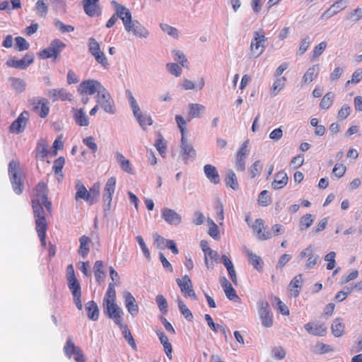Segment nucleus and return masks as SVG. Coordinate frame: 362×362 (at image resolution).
Wrapping results in <instances>:
<instances>
[{
    "mask_svg": "<svg viewBox=\"0 0 362 362\" xmlns=\"http://www.w3.org/2000/svg\"><path fill=\"white\" fill-rule=\"evenodd\" d=\"M162 218L170 225L177 226L182 222V216L175 210L163 208L161 211Z\"/></svg>",
    "mask_w": 362,
    "mask_h": 362,
    "instance_id": "18",
    "label": "nucleus"
},
{
    "mask_svg": "<svg viewBox=\"0 0 362 362\" xmlns=\"http://www.w3.org/2000/svg\"><path fill=\"white\" fill-rule=\"evenodd\" d=\"M113 5H115V8L116 11V15L117 18H119L124 24V27L127 25L129 22L132 21V13L127 7L117 4L116 1H113L112 2Z\"/></svg>",
    "mask_w": 362,
    "mask_h": 362,
    "instance_id": "22",
    "label": "nucleus"
},
{
    "mask_svg": "<svg viewBox=\"0 0 362 362\" xmlns=\"http://www.w3.org/2000/svg\"><path fill=\"white\" fill-rule=\"evenodd\" d=\"M65 47L66 45L62 41L54 39L47 48L39 53V55L42 59L57 58Z\"/></svg>",
    "mask_w": 362,
    "mask_h": 362,
    "instance_id": "6",
    "label": "nucleus"
},
{
    "mask_svg": "<svg viewBox=\"0 0 362 362\" xmlns=\"http://www.w3.org/2000/svg\"><path fill=\"white\" fill-rule=\"evenodd\" d=\"M64 351L69 358L74 356V358L76 362H86L82 350L80 347L74 344L71 338H69L66 340L64 346Z\"/></svg>",
    "mask_w": 362,
    "mask_h": 362,
    "instance_id": "8",
    "label": "nucleus"
},
{
    "mask_svg": "<svg viewBox=\"0 0 362 362\" xmlns=\"http://www.w3.org/2000/svg\"><path fill=\"white\" fill-rule=\"evenodd\" d=\"M30 105L40 117L45 118L49 112L48 100L44 98H33L30 100Z\"/></svg>",
    "mask_w": 362,
    "mask_h": 362,
    "instance_id": "11",
    "label": "nucleus"
},
{
    "mask_svg": "<svg viewBox=\"0 0 362 362\" xmlns=\"http://www.w3.org/2000/svg\"><path fill=\"white\" fill-rule=\"evenodd\" d=\"M64 139L63 135H59L54 140L52 146L51 147V157L57 156V151L64 148Z\"/></svg>",
    "mask_w": 362,
    "mask_h": 362,
    "instance_id": "43",
    "label": "nucleus"
},
{
    "mask_svg": "<svg viewBox=\"0 0 362 362\" xmlns=\"http://www.w3.org/2000/svg\"><path fill=\"white\" fill-rule=\"evenodd\" d=\"M116 178L115 177H110L105 186L103 190V202L107 205V209L110 208L112 196L115 191Z\"/></svg>",
    "mask_w": 362,
    "mask_h": 362,
    "instance_id": "16",
    "label": "nucleus"
},
{
    "mask_svg": "<svg viewBox=\"0 0 362 362\" xmlns=\"http://www.w3.org/2000/svg\"><path fill=\"white\" fill-rule=\"evenodd\" d=\"M86 310L88 317L93 321H97L99 318V308L96 303L93 300L88 301L86 303Z\"/></svg>",
    "mask_w": 362,
    "mask_h": 362,
    "instance_id": "35",
    "label": "nucleus"
},
{
    "mask_svg": "<svg viewBox=\"0 0 362 362\" xmlns=\"http://www.w3.org/2000/svg\"><path fill=\"white\" fill-rule=\"evenodd\" d=\"M267 38L262 30L256 31L250 44V51L252 57L257 58L264 52Z\"/></svg>",
    "mask_w": 362,
    "mask_h": 362,
    "instance_id": "4",
    "label": "nucleus"
},
{
    "mask_svg": "<svg viewBox=\"0 0 362 362\" xmlns=\"http://www.w3.org/2000/svg\"><path fill=\"white\" fill-rule=\"evenodd\" d=\"M188 107L190 118L199 117L200 114L205 110L204 105L198 103H190Z\"/></svg>",
    "mask_w": 362,
    "mask_h": 362,
    "instance_id": "45",
    "label": "nucleus"
},
{
    "mask_svg": "<svg viewBox=\"0 0 362 362\" xmlns=\"http://www.w3.org/2000/svg\"><path fill=\"white\" fill-rule=\"evenodd\" d=\"M304 328L310 334L325 337L327 332V327L324 322H310L304 325Z\"/></svg>",
    "mask_w": 362,
    "mask_h": 362,
    "instance_id": "15",
    "label": "nucleus"
},
{
    "mask_svg": "<svg viewBox=\"0 0 362 362\" xmlns=\"http://www.w3.org/2000/svg\"><path fill=\"white\" fill-rule=\"evenodd\" d=\"M286 78L284 76L277 78L273 83L272 93L276 95L285 86Z\"/></svg>",
    "mask_w": 362,
    "mask_h": 362,
    "instance_id": "47",
    "label": "nucleus"
},
{
    "mask_svg": "<svg viewBox=\"0 0 362 362\" xmlns=\"http://www.w3.org/2000/svg\"><path fill=\"white\" fill-rule=\"evenodd\" d=\"M32 206L35 222V230L43 247L47 245L46 233L47 223L45 218V206L48 214H52V202L47 199V187L43 182H39L35 187L31 197Z\"/></svg>",
    "mask_w": 362,
    "mask_h": 362,
    "instance_id": "1",
    "label": "nucleus"
},
{
    "mask_svg": "<svg viewBox=\"0 0 362 362\" xmlns=\"http://www.w3.org/2000/svg\"><path fill=\"white\" fill-rule=\"evenodd\" d=\"M220 284L224 291L226 297L230 300L235 302H240V298L237 295V293L232 284L228 281L226 277L220 279Z\"/></svg>",
    "mask_w": 362,
    "mask_h": 362,
    "instance_id": "20",
    "label": "nucleus"
},
{
    "mask_svg": "<svg viewBox=\"0 0 362 362\" xmlns=\"http://www.w3.org/2000/svg\"><path fill=\"white\" fill-rule=\"evenodd\" d=\"M35 152L37 158L51 157V148L49 149V144L46 139L42 138L38 140Z\"/></svg>",
    "mask_w": 362,
    "mask_h": 362,
    "instance_id": "24",
    "label": "nucleus"
},
{
    "mask_svg": "<svg viewBox=\"0 0 362 362\" xmlns=\"http://www.w3.org/2000/svg\"><path fill=\"white\" fill-rule=\"evenodd\" d=\"M80 246L78 248V254L83 257L86 258L90 251L89 245L90 243V239L89 237L86 235H82L79 238Z\"/></svg>",
    "mask_w": 362,
    "mask_h": 362,
    "instance_id": "40",
    "label": "nucleus"
},
{
    "mask_svg": "<svg viewBox=\"0 0 362 362\" xmlns=\"http://www.w3.org/2000/svg\"><path fill=\"white\" fill-rule=\"evenodd\" d=\"M274 300L276 303V310L279 313H280L283 315H289V309L288 306L284 303L281 299L277 297H274Z\"/></svg>",
    "mask_w": 362,
    "mask_h": 362,
    "instance_id": "56",
    "label": "nucleus"
},
{
    "mask_svg": "<svg viewBox=\"0 0 362 362\" xmlns=\"http://www.w3.org/2000/svg\"><path fill=\"white\" fill-rule=\"evenodd\" d=\"M226 185L230 187L233 190L239 189V184L235 173L232 170H228L226 173L225 177Z\"/></svg>",
    "mask_w": 362,
    "mask_h": 362,
    "instance_id": "41",
    "label": "nucleus"
},
{
    "mask_svg": "<svg viewBox=\"0 0 362 362\" xmlns=\"http://www.w3.org/2000/svg\"><path fill=\"white\" fill-rule=\"evenodd\" d=\"M68 286L69 290L71 291L74 300L75 302L76 308L81 310H82L83 305L81 302V287L80 283L77 280L76 278H72L71 279H67Z\"/></svg>",
    "mask_w": 362,
    "mask_h": 362,
    "instance_id": "12",
    "label": "nucleus"
},
{
    "mask_svg": "<svg viewBox=\"0 0 362 362\" xmlns=\"http://www.w3.org/2000/svg\"><path fill=\"white\" fill-rule=\"evenodd\" d=\"M204 173L206 177L214 184H218L220 182V177L216 168L211 165H206L204 166Z\"/></svg>",
    "mask_w": 362,
    "mask_h": 362,
    "instance_id": "37",
    "label": "nucleus"
},
{
    "mask_svg": "<svg viewBox=\"0 0 362 362\" xmlns=\"http://www.w3.org/2000/svg\"><path fill=\"white\" fill-rule=\"evenodd\" d=\"M116 283L111 282L108 285L105 298L103 299V305H108L116 303V292H115Z\"/></svg>",
    "mask_w": 362,
    "mask_h": 362,
    "instance_id": "34",
    "label": "nucleus"
},
{
    "mask_svg": "<svg viewBox=\"0 0 362 362\" xmlns=\"http://www.w3.org/2000/svg\"><path fill=\"white\" fill-rule=\"evenodd\" d=\"M8 175L15 192L21 194L23 191L22 172L19 163L12 160L8 166Z\"/></svg>",
    "mask_w": 362,
    "mask_h": 362,
    "instance_id": "2",
    "label": "nucleus"
},
{
    "mask_svg": "<svg viewBox=\"0 0 362 362\" xmlns=\"http://www.w3.org/2000/svg\"><path fill=\"white\" fill-rule=\"evenodd\" d=\"M173 56L174 60L177 62L183 67H187L189 62L184 53L180 50H173Z\"/></svg>",
    "mask_w": 362,
    "mask_h": 362,
    "instance_id": "52",
    "label": "nucleus"
},
{
    "mask_svg": "<svg viewBox=\"0 0 362 362\" xmlns=\"http://www.w3.org/2000/svg\"><path fill=\"white\" fill-rule=\"evenodd\" d=\"M74 118L77 124L86 127L89 124L88 118L83 109H72Z\"/></svg>",
    "mask_w": 362,
    "mask_h": 362,
    "instance_id": "32",
    "label": "nucleus"
},
{
    "mask_svg": "<svg viewBox=\"0 0 362 362\" xmlns=\"http://www.w3.org/2000/svg\"><path fill=\"white\" fill-rule=\"evenodd\" d=\"M28 112H23L11 124L10 130L13 133L19 134L24 131L26 122L28 119Z\"/></svg>",
    "mask_w": 362,
    "mask_h": 362,
    "instance_id": "21",
    "label": "nucleus"
},
{
    "mask_svg": "<svg viewBox=\"0 0 362 362\" xmlns=\"http://www.w3.org/2000/svg\"><path fill=\"white\" fill-rule=\"evenodd\" d=\"M245 254L250 263L254 267V268L257 271L261 272L263 267V261L262 258L251 250H246Z\"/></svg>",
    "mask_w": 362,
    "mask_h": 362,
    "instance_id": "36",
    "label": "nucleus"
},
{
    "mask_svg": "<svg viewBox=\"0 0 362 362\" xmlns=\"http://www.w3.org/2000/svg\"><path fill=\"white\" fill-rule=\"evenodd\" d=\"M181 152L183 156L188 158H194L197 156L196 151L193 146L189 144L185 136H182L181 139Z\"/></svg>",
    "mask_w": 362,
    "mask_h": 362,
    "instance_id": "39",
    "label": "nucleus"
},
{
    "mask_svg": "<svg viewBox=\"0 0 362 362\" xmlns=\"http://www.w3.org/2000/svg\"><path fill=\"white\" fill-rule=\"evenodd\" d=\"M8 85L10 88L14 90L17 93H22L26 88V82L19 78L11 77L8 80Z\"/></svg>",
    "mask_w": 362,
    "mask_h": 362,
    "instance_id": "31",
    "label": "nucleus"
},
{
    "mask_svg": "<svg viewBox=\"0 0 362 362\" xmlns=\"http://www.w3.org/2000/svg\"><path fill=\"white\" fill-rule=\"evenodd\" d=\"M76 200L81 199L87 202L90 205L93 204V199L90 198V193H88L86 187L80 181H78L76 183Z\"/></svg>",
    "mask_w": 362,
    "mask_h": 362,
    "instance_id": "28",
    "label": "nucleus"
},
{
    "mask_svg": "<svg viewBox=\"0 0 362 362\" xmlns=\"http://www.w3.org/2000/svg\"><path fill=\"white\" fill-rule=\"evenodd\" d=\"M327 47L326 42H321L317 46L315 47L313 51L312 58H318L325 51Z\"/></svg>",
    "mask_w": 362,
    "mask_h": 362,
    "instance_id": "61",
    "label": "nucleus"
},
{
    "mask_svg": "<svg viewBox=\"0 0 362 362\" xmlns=\"http://www.w3.org/2000/svg\"><path fill=\"white\" fill-rule=\"evenodd\" d=\"M176 282L180 288L181 293L185 297H189L193 300H197V296L193 289L191 279L187 275H185L182 279H177Z\"/></svg>",
    "mask_w": 362,
    "mask_h": 362,
    "instance_id": "10",
    "label": "nucleus"
},
{
    "mask_svg": "<svg viewBox=\"0 0 362 362\" xmlns=\"http://www.w3.org/2000/svg\"><path fill=\"white\" fill-rule=\"evenodd\" d=\"M160 29L164 33H167L168 35L171 36L175 39H177L179 37V31L177 28L170 26L167 23H161L160 25Z\"/></svg>",
    "mask_w": 362,
    "mask_h": 362,
    "instance_id": "51",
    "label": "nucleus"
},
{
    "mask_svg": "<svg viewBox=\"0 0 362 362\" xmlns=\"http://www.w3.org/2000/svg\"><path fill=\"white\" fill-rule=\"evenodd\" d=\"M345 325L340 317L336 318L331 326L332 334L336 337H341L344 333Z\"/></svg>",
    "mask_w": 362,
    "mask_h": 362,
    "instance_id": "38",
    "label": "nucleus"
},
{
    "mask_svg": "<svg viewBox=\"0 0 362 362\" xmlns=\"http://www.w3.org/2000/svg\"><path fill=\"white\" fill-rule=\"evenodd\" d=\"M64 165V160H54L52 168L57 176V179L60 181L63 179L64 175L62 173V168Z\"/></svg>",
    "mask_w": 362,
    "mask_h": 362,
    "instance_id": "50",
    "label": "nucleus"
},
{
    "mask_svg": "<svg viewBox=\"0 0 362 362\" xmlns=\"http://www.w3.org/2000/svg\"><path fill=\"white\" fill-rule=\"evenodd\" d=\"M314 222V218L313 216L310 214H307L303 216L300 219V230H303L308 228L310 226L313 225Z\"/></svg>",
    "mask_w": 362,
    "mask_h": 362,
    "instance_id": "53",
    "label": "nucleus"
},
{
    "mask_svg": "<svg viewBox=\"0 0 362 362\" xmlns=\"http://www.w3.org/2000/svg\"><path fill=\"white\" fill-rule=\"evenodd\" d=\"M29 43L22 37H17L15 39L14 47L18 51L27 50L29 48Z\"/></svg>",
    "mask_w": 362,
    "mask_h": 362,
    "instance_id": "57",
    "label": "nucleus"
},
{
    "mask_svg": "<svg viewBox=\"0 0 362 362\" xmlns=\"http://www.w3.org/2000/svg\"><path fill=\"white\" fill-rule=\"evenodd\" d=\"M262 165L259 160H257L254 163V164L251 166L250 169V176L252 178L255 177L259 175L262 171Z\"/></svg>",
    "mask_w": 362,
    "mask_h": 362,
    "instance_id": "63",
    "label": "nucleus"
},
{
    "mask_svg": "<svg viewBox=\"0 0 362 362\" xmlns=\"http://www.w3.org/2000/svg\"><path fill=\"white\" fill-rule=\"evenodd\" d=\"M124 29L128 33H132L137 37L146 38L148 35V30L142 25L138 21L132 20L124 26Z\"/></svg>",
    "mask_w": 362,
    "mask_h": 362,
    "instance_id": "13",
    "label": "nucleus"
},
{
    "mask_svg": "<svg viewBox=\"0 0 362 362\" xmlns=\"http://www.w3.org/2000/svg\"><path fill=\"white\" fill-rule=\"evenodd\" d=\"M257 202L261 206H268L272 204V198L267 190H263L260 192Z\"/></svg>",
    "mask_w": 362,
    "mask_h": 362,
    "instance_id": "49",
    "label": "nucleus"
},
{
    "mask_svg": "<svg viewBox=\"0 0 362 362\" xmlns=\"http://www.w3.org/2000/svg\"><path fill=\"white\" fill-rule=\"evenodd\" d=\"M167 68L171 74L177 77L182 74V67L176 63L168 64Z\"/></svg>",
    "mask_w": 362,
    "mask_h": 362,
    "instance_id": "62",
    "label": "nucleus"
},
{
    "mask_svg": "<svg viewBox=\"0 0 362 362\" xmlns=\"http://www.w3.org/2000/svg\"><path fill=\"white\" fill-rule=\"evenodd\" d=\"M105 314L110 319L113 320L115 323L119 327L125 323L123 322L124 312L117 303L103 305Z\"/></svg>",
    "mask_w": 362,
    "mask_h": 362,
    "instance_id": "7",
    "label": "nucleus"
},
{
    "mask_svg": "<svg viewBox=\"0 0 362 362\" xmlns=\"http://www.w3.org/2000/svg\"><path fill=\"white\" fill-rule=\"evenodd\" d=\"M300 257L301 259H304L308 257L305 263V267L306 269H312L317 264L319 257L317 255H314L313 249L312 246H309L303 250L300 254Z\"/></svg>",
    "mask_w": 362,
    "mask_h": 362,
    "instance_id": "23",
    "label": "nucleus"
},
{
    "mask_svg": "<svg viewBox=\"0 0 362 362\" xmlns=\"http://www.w3.org/2000/svg\"><path fill=\"white\" fill-rule=\"evenodd\" d=\"M124 303L128 312L135 316L139 313V306L136 302L134 297L131 293L126 291L124 293Z\"/></svg>",
    "mask_w": 362,
    "mask_h": 362,
    "instance_id": "25",
    "label": "nucleus"
},
{
    "mask_svg": "<svg viewBox=\"0 0 362 362\" xmlns=\"http://www.w3.org/2000/svg\"><path fill=\"white\" fill-rule=\"evenodd\" d=\"M88 47L89 52L93 57L103 52L100 49L99 42L95 38L90 37L88 40Z\"/></svg>",
    "mask_w": 362,
    "mask_h": 362,
    "instance_id": "46",
    "label": "nucleus"
},
{
    "mask_svg": "<svg viewBox=\"0 0 362 362\" xmlns=\"http://www.w3.org/2000/svg\"><path fill=\"white\" fill-rule=\"evenodd\" d=\"M320 68L318 64L313 65L310 67L302 78V83L308 84L315 80L317 76Z\"/></svg>",
    "mask_w": 362,
    "mask_h": 362,
    "instance_id": "33",
    "label": "nucleus"
},
{
    "mask_svg": "<svg viewBox=\"0 0 362 362\" xmlns=\"http://www.w3.org/2000/svg\"><path fill=\"white\" fill-rule=\"evenodd\" d=\"M104 88L102 83L95 79L83 81L78 86V92L81 95H92L98 94Z\"/></svg>",
    "mask_w": 362,
    "mask_h": 362,
    "instance_id": "5",
    "label": "nucleus"
},
{
    "mask_svg": "<svg viewBox=\"0 0 362 362\" xmlns=\"http://www.w3.org/2000/svg\"><path fill=\"white\" fill-rule=\"evenodd\" d=\"M136 119L143 129H146L148 126L153 123L151 117L149 115H143L142 113L137 116Z\"/></svg>",
    "mask_w": 362,
    "mask_h": 362,
    "instance_id": "55",
    "label": "nucleus"
},
{
    "mask_svg": "<svg viewBox=\"0 0 362 362\" xmlns=\"http://www.w3.org/2000/svg\"><path fill=\"white\" fill-rule=\"evenodd\" d=\"M288 181V177L283 170L278 172L274 177V181L272 182V187L275 189H280L284 187Z\"/></svg>",
    "mask_w": 362,
    "mask_h": 362,
    "instance_id": "29",
    "label": "nucleus"
},
{
    "mask_svg": "<svg viewBox=\"0 0 362 362\" xmlns=\"http://www.w3.org/2000/svg\"><path fill=\"white\" fill-rule=\"evenodd\" d=\"M202 248L205 255L204 262L207 269H212L214 267V260L216 261L218 257V253L212 250L209 247L204 248L203 243H201Z\"/></svg>",
    "mask_w": 362,
    "mask_h": 362,
    "instance_id": "26",
    "label": "nucleus"
},
{
    "mask_svg": "<svg viewBox=\"0 0 362 362\" xmlns=\"http://www.w3.org/2000/svg\"><path fill=\"white\" fill-rule=\"evenodd\" d=\"M124 337L127 341L128 344L132 346V348L134 350H136V344L135 343L134 339L132 335L130 330L128 328V325L127 324L123 325L119 327Z\"/></svg>",
    "mask_w": 362,
    "mask_h": 362,
    "instance_id": "44",
    "label": "nucleus"
},
{
    "mask_svg": "<svg viewBox=\"0 0 362 362\" xmlns=\"http://www.w3.org/2000/svg\"><path fill=\"white\" fill-rule=\"evenodd\" d=\"M34 55L31 53L26 54L21 59H11L6 62V65L9 67L25 69L33 62Z\"/></svg>",
    "mask_w": 362,
    "mask_h": 362,
    "instance_id": "17",
    "label": "nucleus"
},
{
    "mask_svg": "<svg viewBox=\"0 0 362 362\" xmlns=\"http://www.w3.org/2000/svg\"><path fill=\"white\" fill-rule=\"evenodd\" d=\"M156 303L160 310L165 313L168 310V303L165 297L162 295H158L156 298Z\"/></svg>",
    "mask_w": 362,
    "mask_h": 362,
    "instance_id": "59",
    "label": "nucleus"
},
{
    "mask_svg": "<svg viewBox=\"0 0 362 362\" xmlns=\"http://www.w3.org/2000/svg\"><path fill=\"white\" fill-rule=\"evenodd\" d=\"M177 304L180 313L183 315L185 319L188 321H192L193 319V315L184 302L179 299L177 300Z\"/></svg>",
    "mask_w": 362,
    "mask_h": 362,
    "instance_id": "54",
    "label": "nucleus"
},
{
    "mask_svg": "<svg viewBox=\"0 0 362 362\" xmlns=\"http://www.w3.org/2000/svg\"><path fill=\"white\" fill-rule=\"evenodd\" d=\"M251 228L256 233L257 238L261 240H266L272 237V233L267 230V226H264V221L262 218H257L251 225Z\"/></svg>",
    "mask_w": 362,
    "mask_h": 362,
    "instance_id": "14",
    "label": "nucleus"
},
{
    "mask_svg": "<svg viewBox=\"0 0 362 362\" xmlns=\"http://www.w3.org/2000/svg\"><path fill=\"white\" fill-rule=\"evenodd\" d=\"M349 0H338L335 1L322 15V18L328 19L333 16L337 14L341 11L344 10Z\"/></svg>",
    "mask_w": 362,
    "mask_h": 362,
    "instance_id": "19",
    "label": "nucleus"
},
{
    "mask_svg": "<svg viewBox=\"0 0 362 362\" xmlns=\"http://www.w3.org/2000/svg\"><path fill=\"white\" fill-rule=\"evenodd\" d=\"M35 10L42 17H45L48 11V7L45 0H38L35 4Z\"/></svg>",
    "mask_w": 362,
    "mask_h": 362,
    "instance_id": "58",
    "label": "nucleus"
},
{
    "mask_svg": "<svg viewBox=\"0 0 362 362\" xmlns=\"http://www.w3.org/2000/svg\"><path fill=\"white\" fill-rule=\"evenodd\" d=\"M53 101L61 100L63 101L72 100V95L64 88L52 89L49 92Z\"/></svg>",
    "mask_w": 362,
    "mask_h": 362,
    "instance_id": "30",
    "label": "nucleus"
},
{
    "mask_svg": "<svg viewBox=\"0 0 362 362\" xmlns=\"http://www.w3.org/2000/svg\"><path fill=\"white\" fill-rule=\"evenodd\" d=\"M96 102L105 112L115 113V102L105 87L96 95Z\"/></svg>",
    "mask_w": 362,
    "mask_h": 362,
    "instance_id": "3",
    "label": "nucleus"
},
{
    "mask_svg": "<svg viewBox=\"0 0 362 362\" xmlns=\"http://www.w3.org/2000/svg\"><path fill=\"white\" fill-rule=\"evenodd\" d=\"M258 313L262 325L264 327H271L273 325V315L267 301L263 300L259 301Z\"/></svg>",
    "mask_w": 362,
    "mask_h": 362,
    "instance_id": "9",
    "label": "nucleus"
},
{
    "mask_svg": "<svg viewBox=\"0 0 362 362\" xmlns=\"http://www.w3.org/2000/svg\"><path fill=\"white\" fill-rule=\"evenodd\" d=\"M175 122L180 130L182 136H185V133H186V124H187L186 120L183 118L182 116L180 115H177L175 116Z\"/></svg>",
    "mask_w": 362,
    "mask_h": 362,
    "instance_id": "60",
    "label": "nucleus"
},
{
    "mask_svg": "<svg viewBox=\"0 0 362 362\" xmlns=\"http://www.w3.org/2000/svg\"><path fill=\"white\" fill-rule=\"evenodd\" d=\"M302 274H298L292 279L288 285V291L293 297L296 298L299 296L302 288Z\"/></svg>",
    "mask_w": 362,
    "mask_h": 362,
    "instance_id": "27",
    "label": "nucleus"
},
{
    "mask_svg": "<svg viewBox=\"0 0 362 362\" xmlns=\"http://www.w3.org/2000/svg\"><path fill=\"white\" fill-rule=\"evenodd\" d=\"M98 2V0H84L83 8L85 13L90 16H95L96 13Z\"/></svg>",
    "mask_w": 362,
    "mask_h": 362,
    "instance_id": "42",
    "label": "nucleus"
},
{
    "mask_svg": "<svg viewBox=\"0 0 362 362\" xmlns=\"http://www.w3.org/2000/svg\"><path fill=\"white\" fill-rule=\"evenodd\" d=\"M362 18V8H357L347 15V19L358 21Z\"/></svg>",
    "mask_w": 362,
    "mask_h": 362,
    "instance_id": "64",
    "label": "nucleus"
},
{
    "mask_svg": "<svg viewBox=\"0 0 362 362\" xmlns=\"http://www.w3.org/2000/svg\"><path fill=\"white\" fill-rule=\"evenodd\" d=\"M334 95L332 92L326 93L321 100L320 107L322 109H329L333 103Z\"/></svg>",
    "mask_w": 362,
    "mask_h": 362,
    "instance_id": "48",
    "label": "nucleus"
}]
</instances>
